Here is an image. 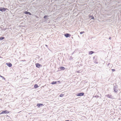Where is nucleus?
<instances>
[{"label":"nucleus","instance_id":"obj_25","mask_svg":"<svg viewBox=\"0 0 121 121\" xmlns=\"http://www.w3.org/2000/svg\"><path fill=\"white\" fill-rule=\"evenodd\" d=\"M58 82H60V81H58Z\"/></svg>","mask_w":121,"mask_h":121},{"label":"nucleus","instance_id":"obj_16","mask_svg":"<svg viewBox=\"0 0 121 121\" xmlns=\"http://www.w3.org/2000/svg\"><path fill=\"white\" fill-rule=\"evenodd\" d=\"M91 17H92L91 18V19H94V17L93 16H90L89 17V18H90Z\"/></svg>","mask_w":121,"mask_h":121},{"label":"nucleus","instance_id":"obj_22","mask_svg":"<svg viewBox=\"0 0 121 121\" xmlns=\"http://www.w3.org/2000/svg\"><path fill=\"white\" fill-rule=\"evenodd\" d=\"M111 39V37H110L109 38V39Z\"/></svg>","mask_w":121,"mask_h":121},{"label":"nucleus","instance_id":"obj_11","mask_svg":"<svg viewBox=\"0 0 121 121\" xmlns=\"http://www.w3.org/2000/svg\"><path fill=\"white\" fill-rule=\"evenodd\" d=\"M38 87V86L37 84L35 85L34 86V87L35 88H36Z\"/></svg>","mask_w":121,"mask_h":121},{"label":"nucleus","instance_id":"obj_10","mask_svg":"<svg viewBox=\"0 0 121 121\" xmlns=\"http://www.w3.org/2000/svg\"><path fill=\"white\" fill-rule=\"evenodd\" d=\"M37 106L38 107H39L40 106H43L44 105L42 104H37Z\"/></svg>","mask_w":121,"mask_h":121},{"label":"nucleus","instance_id":"obj_17","mask_svg":"<svg viewBox=\"0 0 121 121\" xmlns=\"http://www.w3.org/2000/svg\"><path fill=\"white\" fill-rule=\"evenodd\" d=\"M49 16L48 15H45L44 17V18H46L47 17H48Z\"/></svg>","mask_w":121,"mask_h":121},{"label":"nucleus","instance_id":"obj_4","mask_svg":"<svg viewBox=\"0 0 121 121\" xmlns=\"http://www.w3.org/2000/svg\"><path fill=\"white\" fill-rule=\"evenodd\" d=\"M9 113V112L7 110L3 111L1 113V114H3L4 113Z\"/></svg>","mask_w":121,"mask_h":121},{"label":"nucleus","instance_id":"obj_9","mask_svg":"<svg viewBox=\"0 0 121 121\" xmlns=\"http://www.w3.org/2000/svg\"><path fill=\"white\" fill-rule=\"evenodd\" d=\"M24 13L25 14H29L30 15H31V13H30L29 12H27V11H25V12H24Z\"/></svg>","mask_w":121,"mask_h":121},{"label":"nucleus","instance_id":"obj_23","mask_svg":"<svg viewBox=\"0 0 121 121\" xmlns=\"http://www.w3.org/2000/svg\"><path fill=\"white\" fill-rule=\"evenodd\" d=\"M45 46H46L47 47H48V46L47 45H45Z\"/></svg>","mask_w":121,"mask_h":121},{"label":"nucleus","instance_id":"obj_21","mask_svg":"<svg viewBox=\"0 0 121 121\" xmlns=\"http://www.w3.org/2000/svg\"><path fill=\"white\" fill-rule=\"evenodd\" d=\"M112 70L113 71H115V69H112Z\"/></svg>","mask_w":121,"mask_h":121},{"label":"nucleus","instance_id":"obj_8","mask_svg":"<svg viewBox=\"0 0 121 121\" xmlns=\"http://www.w3.org/2000/svg\"><path fill=\"white\" fill-rule=\"evenodd\" d=\"M6 64L7 66L10 67H11L12 66V64L10 63H6Z\"/></svg>","mask_w":121,"mask_h":121},{"label":"nucleus","instance_id":"obj_18","mask_svg":"<svg viewBox=\"0 0 121 121\" xmlns=\"http://www.w3.org/2000/svg\"><path fill=\"white\" fill-rule=\"evenodd\" d=\"M64 94H61L60 96V97H63V96H64Z\"/></svg>","mask_w":121,"mask_h":121},{"label":"nucleus","instance_id":"obj_6","mask_svg":"<svg viewBox=\"0 0 121 121\" xmlns=\"http://www.w3.org/2000/svg\"><path fill=\"white\" fill-rule=\"evenodd\" d=\"M64 35L65 36L66 38H67L70 36V34L68 33H66Z\"/></svg>","mask_w":121,"mask_h":121},{"label":"nucleus","instance_id":"obj_2","mask_svg":"<svg viewBox=\"0 0 121 121\" xmlns=\"http://www.w3.org/2000/svg\"><path fill=\"white\" fill-rule=\"evenodd\" d=\"M6 10H8L7 9L5 8H3L0 7V11L2 12L5 11Z\"/></svg>","mask_w":121,"mask_h":121},{"label":"nucleus","instance_id":"obj_5","mask_svg":"<svg viewBox=\"0 0 121 121\" xmlns=\"http://www.w3.org/2000/svg\"><path fill=\"white\" fill-rule=\"evenodd\" d=\"M36 67L38 68H39L42 67V65L39 63H37L36 64Z\"/></svg>","mask_w":121,"mask_h":121},{"label":"nucleus","instance_id":"obj_15","mask_svg":"<svg viewBox=\"0 0 121 121\" xmlns=\"http://www.w3.org/2000/svg\"><path fill=\"white\" fill-rule=\"evenodd\" d=\"M4 39V37H1L0 38V40H2Z\"/></svg>","mask_w":121,"mask_h":121},{"label":"nucleus","instance_id":"obj_1","mask_svg":"<svg viewBox=\"0 0 121 121\" xmlns=\"http://www.w3.org/2000/svg\"><path fill=\"white\" fill-rule=\"evenodd\" d=\"M117 86V85H115L114 86V91L116 92H117L118 91V90Z\"/></svg>","mask_w":121,"mask_h":121},{"label":"nucleus","instance_id":"obj_14","mask_svg":"<svg viewBox=\"0 0 121 121\" xmlns=\"http://www.w3.org/2000/svg\"><path fill=\"white\" fill-rule=\"evenodd\" d=\"M56 82H54V81H53V82L52 83V84H56Z\"/></svg>","mask_w":121,"mask_h":121},{"label":"nucleus","instance_id":"obj_19","mask_svg":"<svg viewBox=\"0 0 121 121\" xmlns=\"http://www.w3.org/2000/svg\"><path fill=\"white\" fill-rule=\"evenodd\" d=\"M0 77L2 78H3V79H4V80H5V78L3 76H1V75H0Z\"/></svg>","mask_w":121,"mask_h":121},{"label":"nucleus","instance_id":"obj_13","mask_svg":"<svg viewBox=\"0 0 121 121\" xmlns=\"http://www.w3.org/2000/svg\"><path fill=\"white\" fill-rule=\"evenodd\" d=\"M60 69H61V70H64L65 69V68H64V67H61L60 68Z\"/></svg>","mask_w":121,"mask_h":121},{"label":"nucleus","instance_id":"obj_7","mask_svg":"<svg viewBox=\"0 0 121 121\" xmlns=\"http://www.w3.org/2000/svg\"><path fill=\"white\" fill-rule=\"evenodd\" d=\"M106 96L107 97L109 98H111V99L113 98L112 97V96L111 95H106Z\"/></svg>","mask_w":121,"mask_h":121},{"label":"nucleus","instance_id":"obj_20","mask_svg":"<svg viewBox=\"0 0 121 121\" xmlns=\"http://www.w3.org/2000/svg\"><path fill=\"white\" fill-rule=\"evenodd\" d=\"M85 32H84V31H82V32H81L80 33V34H82L83 33H84Z\"/></svg>","mask_w":121,"mask_h":121},{"label":"nucleus","instance_id":"obj_3","mask_svg":"<svg viewBox=\"0 0 121 121\" xmlns=\"http://www.w3.org/2000/svg\"><path fill=\"white\" fill-rule=\"evenodd\" d=\"M84 94V93H81L76 94V95L77 96H80L83 95Z\"/></svg>","mask_w":121,"mask_h":121},{"label":"nucleus","instance_id":"obj_24","mask_svg":"<svg viewBox=\"0 0 121 121\" xmlns=\"http://www.w3.org/2000/svg\"><path fill=\"white\" fill-rule=\"evenodd\" d=\"M65 121H69V120H65Z\"/></svg>","mask_w":121,"mask_h":121},{"label":"nucleus","instance_id":"obj_12","mask_svg":"<svg viewBox=\"0 0 121 121\" xmlns=\"http://www.w3.org/2000/svg\"><path fill=\"white\" fill-rule=\"evenodd\" d=\"M94 52L92 51H91L89 52V54H92Z\"/></svg>","mask_w":121,"mask_h":121}]
</instances>
